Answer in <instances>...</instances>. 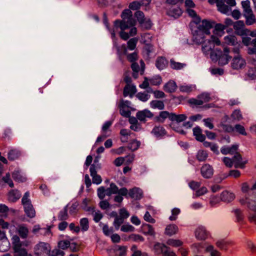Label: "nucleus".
Here are the masks:
<instances>
[{"mask_svg": "<svg viewBox=\"0 0 256 256\" xmlns=\"http://www.w3.org/2000/svg\"><path fill=\"white\" fill-rule=\"evenodd\" d=\"M208 154L206 150H200L198 151L196 158L199 162H205L208 158Z\"/></svg>", "mask_w": 256, "mask_h": 256, "instance_id": "obj_24", "label": "nucleus"}, {"mask_svg": "<svg viewBox=\"0 0 256 256\" xmlns=\"http://www.w3.org/2000/svg\"><path fill=\"white\" fill-rule=\"evenodd\" d=\"M134 16L136 17L139 23H142L144 22V19L146 18L144 17V12L140 10H137L135 12Z\"/></svg>", "mask_w": 256, "mask_h": 256, "instance_id": "obj_59", "label": "nucleus"}, {"mask_svg": "<svg viewBox=\"0 0 256 256\" xmlns=\"http://www.w3.org/2000/svg\"><path fill=\"white\" fill-rule=\"evenodd\" d=\"M50 245L44 242H40L34 248V253L37 256H42L50 252Z\"/></svg>", "mask_w": 256, "mask_h": 256, "instance_id": "obj_9", "label": "nucleus"}, {"mask_svg": "<svg viewBox=\"0 0 256 256\" xmlns=\"http://www.w3.org/2000/svg\"><path fill=\"white\" fill-rule=\"evenodd\" d=\"M234 167L236 168L244 169L246 168V164L248 163V160L243 158L240 152L236 153L232 156Z\"/></svg>", "mask_w": 256, "mask_h": 256, "instance_id": "obj_7", "label": "nucleus"}, {"mask_svg": "<svg viewBox=\"0 0 256 256\" xmlns=\"http://www.w3.org/2000/svg\"><path fill=\"white\" fill-rule=\"evenodd\" d=\"M12 248L14 252L18 253V256H26L28 254L26 248H22V242L20 241V237L14 235L12 238Z\"/></svg>", "mask_w": 256, "mask_h": 256, "instance_id": "obj_6", "label": "nucleus"}, {"mask_svg": "<svg viewBox=\"0 0 256 256\" xmlns=\"http://www.w3.org/2000/svg\"><path fill=\"white\" fill-rule=\"evenodd\" d=\"M130 102L128 101H124L123 100H121L118 104L120 114L126 118L130 117V112L128 106Z\"/></svg>", "mask_w": 256, "mask_h": 256, "instance_id": "obj_11", "label": "nucleus"}, {"mask_svg": "<svg viewBox=\"0 0 256 256\" xmlns=\"http://www.w3.org/2000/svg\"><path fill=\"white\" fill-rule=\"evenodd\" d=\"M195 235L200 240H204L208 236L206 230L202 228H198L195 232Z\"/></svg>", "mask_w": 256, "mask_h": 256, "instance_id": "obj_30", "label": "nucleus"}, {"mask_svg": "<svg viewBox=\"0 0 256 256\" xmlns=\"http://www.w3.org/2000/svg\"><path fill=\"white\" fill-rule=\"evenodd\" d=\"M20 192L16 190H10L8 194V200L12 202H16L20 198Z\"/></svg>", "mask_w": 256, "mask_h": 256, "instance_id": "obj_32", "label": "nucleus"}, {"mask_svg": "<svg viewBox=\"0 0 256 256\" xmlns=\"http://www.w3.org/2000/svg\"><path fill=\"white\" fill-rule=\"evenodd\" d=\"M214 24V22L206 20H204L200 22L198 30H196L193 34L194 41L198 44H201L206 40L204 34H210V30L213 28Z\"/></svg>", "mask_w": 256, "mask_h": 256, "instance_id": "obj_2", "label": "nucleus"}, {"mask_svg": "<svg viewBox=\"0 0 256 256\" xmlns=\"http://www.w3.org/2000/svg\"><path fill=\"white\" fill-rule=\"evenodd\" d=\"M178 231V226L174 224H170L166 226L165 229V234L171 236L177 233Z\"/></svg>", "mask_w": 256, "mask_h": 256, "instance_id": "obj_33", "label": "nucleus"}, {"mask_svg": "<svg viewBox=\"0 0 256 256\" xmlns=\"http://www.w3.org/2000/svg\"><path fill=\"white\" fill-rule=\"evenodd\" d=\"M136 91L135 86L126 84L124 88L123 95L124 96H126L129 95L132 97L135 94Z\"/></svg>", "mask_w": 256, "mask_h": 256, "instance_id": "obj_25", "label": "nucleus"}, {"mask_svg": "<svg viewBox=\"0 0 256 256\" xmlns=\"http://www.w3.org/2000/svg\"><path fill=\"white\" fill-rule=\"evenodd\" d=\"M238 146L233 144L232 146H224L220 148V152L222 154L226 155L230 154L234 156L238 152Z\"/></svg>", "mask_w": 256, "mask_h": 256, "instance_id": "obj_14", "label": "nucleus"}, {"mask_svg": "<svg viewBox=\"0 0 256 256\" xmlns=\"http://www.w3.org/2000/svg\"><path fill=\"white\" fill-rule=\"evenodd\" d=\"M120 140L122 143H126L130 142L132 140L131 138L134 137L136 134L132 132L130 130L122 128L120 132Z\"/></svg>", "mask_w": 256, "mask_h": 256, "instance_id": "obj_13", "label": "nucleus"}, {"mask_svg": "<svg viewBox=\"0 0 256 256\" xmlns=\"http://www.w3.org/2000/svg\"><path fill=\"white\" fill-rule=\"evenodd\" d=\"M138 41V39L136 38H132L129 40L127 42V48L131 50H134L136 48Z\"/></svg>", "mask_w": 256, "mask_h": 256, "instance_id": "obj_41", "label": "nucleus"}, {"mask_svg": "<svg viewBox=\"0 0 256 256\" xmlns=\"http://www.w3.org/2000/svg\"><path fill=\"white\" fill-rule=\"evenodd\" d=\"M143 6L142 4H141V3L139 0L138 1H134L129 4V8L130 10H138L140 8V6Z\"/></svg>", "mask_w": 256, "mask_h": 256, "instance_id": "obj_62", "label": "nucleus"}, {"mask_svg": "<svg viewBox=\"0 0 256 256\" xmlns=\"http://www.w3.org/2000/svg\"><path fill=\"white\" fill-rule=\"evenodd\" d=\"M152 132L157 138H162L167 134L165 128L160 126H155L153 128Z\"/></svg>", "mask_w": 256, "mask_h": 256, "instance_id": "obj_18", "label": "nucleus"}, {"mask_svg": "<svg viewBox=\"0 0 256 256\" xmlns=\"http://www.w3.org/2000/svg\"><path fill=\"white\" fill-rule=\"evenodd\" d=\"M58 246L60 250H66L70 246V241L67 240H60L58 243Z\"/></svg>", "mask_w": 256, "mask_h": 256, "instance_id": "obj_40", "label": "nucleus"}, {"mask_svg": "<svg viewBox=\"0 0 256 256\" xmlns=\"http://www.w3.org/2000/svg\"><path fill=\"white\" fill-rule=\"evenodd\" d=\"M91 200L89 198H86L82 201V204L84 206V209L86 211H90L94 209V206L90 204Z\"/></svg>", "mask_w": 256, "mask_h": 256, "instance_id": "obj_46", "label": "nucleus"}, {"mask_svg": "<svg viewBox=\"0 0 256 256\" xmlns=\"http://www.w3.org/2000/svg\"><path fill=\"white\" fill-rule=\"evenodd\" d=\"M126 248L125 246H119L118 249L115 250L114 252L116 256H125L126 254Z\"/></svg>", "mask_w": 256, "mask_h": 256, "instance_id": "obj_48", "label": "nucleus"}, {"mask_svg": "<svg viewBox=\"0 0 256 256\" xmlns=\"http://www.w3.org/2000/svg\"><path fill=\"white\" fill-rule=\"evenodd\" d=\"M140 146V142L136 140L132 139L130 142L128 148L134 151L138 150Z\"/></svg>", "mask_w": 256, "mask_h": 256, "instance_id": "obj_45", "label": "nucleus"}, {"mask_svg": "<svg viewBox=\"0 0 256 256\" xmlns=\"http://www.w3.org/2000/svg\"><path fill=\"white\" fill-rule=\"evenodd\" d=\"M220 198L224 202H230L234 198V196L228 191H224L220 194Z\"/></svg>", "mask_w": 256, "mask_h": 256, "instance_id": "obj_37", "label": "nucleus"}, {"mask_svg": "<svg viewBox=\"0 0 256 256\" xmlns=\"http://www.w3.org/2000/svg\"><path fill=\"white\" fill-rule=\"evenodd\" d=\"M104 234L106 236H110L114 232L113 227H108L107 224H104L102 226Z\"/></svg>", "mask_w": 256, "mask_h": 256, "instance_id": "obj_52", "label": "nucleus"}, {"mask_svg": "<svg viewBox=\"0 0 256 256\" xmlns=\"http://www.w3.org/2000/svg\"><path fill=\"white\" fill-rule=\"evenodd\" d=\"M114 46L116 50L117 54L119 57H121L127 54V48L125 44H123L120 46H118L116 40H114Z\"/></svg>", "mask_w": 256, "mask_h": 256, "instance_id": "obj_29", "label": "nucleus"}, {"mask_svg": "<svg viewBox=\"0 0 256 256\" xmlns=\"http://www.w3.org/2000/svg\"><path fill=\"white\" fill-rule=\"evenodd\" d=\"M9 211L8 208L5 204H0V215L2 216H6Z\"/></svg>", "mask_w": 256, "mask_h": 256, "instance_id": "obj_64", "label": "nucleus"}, {"mask_svg": "<svg viewBox=\"0 0 256 256\" xmlns=\"http://www.w3.org/2000/svg\"><path fill=\"white\" fill-rule=\"evenodd\" d=\"M214 172L212 166L208 164H204L200 168V174L204 178H210L212 177Z\"/></svg>", "mask_w": 256, "mask_h": 256, "instance_id": "obj_12", "label": "nucleus"}, {"mask_svg": "<svg viewBox=\"0 0 256 256\" xmlns=\"http://www.w3.org/2000/svg\"><path fill=\"white\" fill-rule=\"evenodd\" d=\"M203 145L205 148H210L211 150L214 152L218 153V146L216 144L211 142L204 141L203 142Z\"/></svg>", "mask_w": 256, "mask_h": 256, "instance_id": "obj_42", "label": "nucleus"}, {"mask_svg": "<svg viewBox=\"0 0 256 256\" xmlns=\"http://www.w3.org/2000/svg\"><path fill=\"white\" fill-rule=\"evenodd\" d=\"M168 64V60L162 56L158 57L156 62V66L159 70L164 69L167 66Z\"/></svg>", "mask_w": 256, "mask_h": 256, "instance_id": "obj_31", "label": "nucleus"}, {"mask_svg": "<svg viewBox=\"0 0 256 256\" xmlns=\"http://www.w3.org/2000/svg\"><path fill=\"white\" fill-rule=\"evenodd\" d=\"M230 54H232V66L234 69L241 68L246 64L245 60L240 54V50L238 48H234Z\"/></svg>", "mask_w": 256, "mask_h": 256, "instance_id": "obj_5", "label": "nucleus"}, {"mask_svg": "<svg viewBox=\"0 0 256 256\" xmlns=\"http://www.w3.org/2000/svg\"><path fill=\"white\" fill-rule=\"evenodd\" d=\"M120 230L123 232H132L134 230V228L130 224H126L121 226Z\"/></svg>", "mask_w": 256, "mask_h": 256, "instance_id": "obj_61", "label": "nucleus"}, {"mask_svg": "<svg viewBox=\"0 0 256 256\" xmlns=\"http://www.w3.org/2000/svg\"><path fill=\"white\" fill-rule=\"evenodd\" d=\"M230 116L233 120L238 121L242 118V114L240 110H234L230 115Z\"/></svg>", "mask_w": 256, "mask_h": 256, "instance_id": "obj_50", "label": "nucleus"}, {"mask_svg": "<svg viewBox=\"0 0 256 256\" xmlns=\"http://www.w3.org/2000/svg\"><path fill=\"white\" fill-rule=\"evenodd\" d=\"M224 41L226 44L232 46H234L238 44L236 38L234 36H228L225 37Z\"/></svg>", "mask_w": 256, "mask_h": 256, "instance_id": "obj_44", "label": "nucleus"}, {"mask_svg": "<svg viewBox=\"0 0 256 256\" xmlns=\"http://www.w3.org/2000/svg\"><path fill=\"white\" fill-rule=\"evenodd\" d=\"M2 180L5 183L8 184L10 187L13 188L14 186L12 180L10 178V174L9 172L7 173L6 176L2 178Z\"/></svg>", "mask_w": 256, "mask_h": 256, "instance_id": "obj_56", "label": "nucleus"}, {"mask_svg": "<svg viewBox=\"0 0 256 256\" xmlns=\"http://www.w3.org/2000/svg\"><path fill=\"white\" fill-rule=\"evenodd\" d=\"M16 232L20 236L23 238H26L28 235V229L24 224H20L16 228Z\"/></svg>", "mask_w": 256, "mask_h": 256, "instance_id": "obj_21", "label": "nucleus"}, {"mask_svg": "<svg viewBox=\"0 0 256 256\" xmlns=\"http://www.w3.org/2000/svg\"><path fill=\"white\" fill-rule=\"evenodd\" d=\"M141 229L143 233L146 235L154 236L155 234L154 229L150 224H143L141 226Z\"/></svg>", "mask_w": 256, "mask_h": 256, "instance_id": "obj_23", "label": "nucleus"}, {"mask_svg": "<svg viewBox=\"0 0 256 256\" xmlns=\"http://www.w3.org/2000/svg\"><path fill=\"white\" fill-rule=\"evenodd\" d=\"M216 6L218 10L222 13L226 14L229 11L228 6L225 4L226 0H218Z\"/></svg>", "mask_w": 256, "mask_h": 256, "instance_id": "obj_34", "label": "nucleus"}, {"mask_svg": "<svg viewBox=\"0 0 256 256\" xmlns=\"http://www.w3.org/2000/svg\"><path fill=\"white\" fill-rule=\"evenodd\" d=\"M136 118L140 121H145L146 118H151L153 117L154 114L148 110L142 111H138L136 114Z\"/></svg>", "mask_w": 256, "mask_h": 256, "instance_id": "obj_19", "label": "nucleus"}, {"mask_svg": "<svg viewBox=\"0 0 256 256\" xmlns=\"http://www.w3.org/2000/svg\"><path fill=\"white\" fill-rule=\"evenodd\" d=\"M168 244L174 247L180 246L183 242L179 240L170 239L167 242Z\"/></svg>", "mask_w": 256, "mask_h": 256, "instance_id": "obj_51", "label": "nucleus"}, {"mask_svg": "<svg viewBox=\"0 0 256 256\" xmlns=\"http://www.w3.org/2000/svg\"><path fill=\"white\" fill-rule=\"evenodd\" d=\"M177 88V86L174 81L170 80L168 82L164 87V90L167 92L172 93L174 92Z\"/></svg>", "mask_w": 256, "mask_h": 256, "instance_id": "obj_28", "label": "nucleus"}, {"mask_svg": "<svg viewBox=\"0 0 256 256\" xmlns=\"http://www.w3.org/2000/svg\"><path fill=\"white\" fill-rule=\"evenodd\" d=\"M234 130L238 132L239 134H240L243 136H246L247 133L246 132L245 128L244 126L240 124H236L235 125Z\"/></svg>", "mask_w": 256, "mask_h": 256, "instance_id": "obj_55", "label": "nucleus"}, {"mask_svg": "<svg viewBox=\"0 0 256 256\" xmlns=\"http://www.w3.org/2000/svg\"><path fill=\"white\" fill-rule=\"evenodd\" d=\"M19 154L15 150H10L8 153V158L10 160H14L18 158Z\"/></svg>", "mask_w": 256, "mask_h": 256, "instance_id": "obj_57", "label": "nucleus"}, {"mask_svg": "<svg viewBox=\"0 0 256 256\" xmlns=\"http://www.w3.org/2000/svg\"><path fill=\"white\" fill-rule=\"evenodd\" d=\"M80 226L83 231L87 230L89 228L88 220L87 218H82L80 220Z\"/></svg>", "mask_w": 256, "mask_h": 256, "instance_id": "obj_54", "label": "nucleus"}, {"mask_svg": "<svg viewBox=\"0 0 256 256\" xmlns=\"http://www.w3.org/2000/svg\"><path fill=\"white\" fill-rule=\"evenodd\" d=\"M188 103L191 106H199L202 105V102L200 100L198 97L195 98H192L188 100Z\"/></svg>", "mask_w": 256, "mask_h": 256, "instance_id": "obj_60", "label": "nucleus"}, {"mask_svg": "<svg viewBox=\"0 0 256 256\" xmlns=\"http://www.w3.org/2000/svg\"><path fill=\"white\" fill-rule=\"evenodd\" d=\"M202 50L206 54H210L211 57L214 56L216 50H214V44L210 40H204L202 44Z\"/></svg>", "mask_w": 256, "mask_h": 256, "instance_id": "obj_10", "label": "nucleus"}, {"mask_svg": "<svg viewBox=\"0 0 256 256\" xmlns=\"http://www.w3.org/2000/svg\"><path fill=\"white\" fill-rule=\"evenodd\" d=\"M242 5L244 10V14L247 20H250V24H252L255 22V16L252 13V11L250 7V2L248 0L242 1Z\"/></svg>", "mask_w": 256, "mask_h": 256, "instance_id": "obj_8", "label": "nucleus"}, {"mask_svg": "<svg viewBox=\"0 0 256 256\" xmlns=\"http://www.w3.org/2000/svg\"><path fill=\"white\" fill-rule=\"evenodd\" d=\"M69 248L72 252H78L82 248V244L81 242L78 244L76 242H70Z\"/></svg>", "mask_w": 256, "mask_h": 256, "instance_id": "obj_39", "label": "nucleus"}, {"mask_svg": "<svg viewBox=\"0 0 256 256\" xmlns=\"http://www.w3.org/2000/svg\"><path fill=\"white\" fill-rule=\"evenodd\" d=\"M170 63L171 68L174 70H180L186 66L185 64L176 62L174 60H170Z\"/></svg>", "mask_w": 256, "mask_h": 256, "instance_id": "obj_49", "label": "nucleus"}, {"mask_svg": "<svg viewBox=\"0 0 256 256\" xmlns=\"http://www.w3.org/2000/svg\"><path fill=\"white\" fill-rule=\"evenodd\" d=\"M90 176L92 177V182L96 184H99L102 182V178L100 176L97 174L96 166L92 164L90 167Z\"/></svg>", "mask_w": 256, "mask_h": 256, "instance_id": "obj_22", "label": "nucleus"}, {"mask_svg": "<svg viewBox=\"0 0 256 256\" xmlns=\"http://www.w3.org/2000/svg\"><path fill=\"white\" fill-rule=\"evenodd\" d=\"M156 246H158L160 248L161 252L164 256H176V254L172 251L170 250V248L164 244L156 245Z\"/></svg>", "mask_w": 256, "mask_h": 256, "instance_id": "obj_27", "label": "nucleus"}, {"mask_svg": "<svg viewBox=\"0 0 256 256\" xmlns=\"http://www.w3.org/2000/svg\"><path fill=\"white\" fill-rule=\"evenodd\" d=\"M122 20H116L114 22V27L110 32L112 38L116 40V33L118 28L120 29L119 32L120 38L124 40H128L130 36L136 35L137 29L134 27L136 21L132 16L130 10H124L121 15Z\"/></svg>", "mask_w": 256, "mask_h": 256, "instance_id": "obj_1", "label": "nucleus"}, {"mask_svg": "<svg viewBox=\"0 0 256 256\" xmlns=\"http://www.w3.org/2000/svg\"><path fill=\"white\" fill-rule=\"evenodd\" d=\"M197 97L202 102V104L204 103L208 102L210 100V94L207 93H202L200 94H199Z\"/></svg>", "mask_w": 256, "mask_h": 256, "instance_id": "obj_53", "label": "nucleus"}, {"mask_svg": "<svg viewBox=\"0 0 256 256\" xmlns=\"http://www.w3.org/2000/svg\"><path fill=\"white\" fill-rule=\"evenodd\" d=\"M168 14L174 18H178L182 15V10L179 7H177L172 10H170Z\"/></svg>", "mask_w": 256, "mask_h": 256, "instance_id": "obj_43", "label": "nucleus"}, {"mask_svg": "<svg viewBox=\"0 0 256 256\" xmlns=\"http://www.w3.org/2000/svg\"><path fill=\"white\" fill-rule=\"evenodd\" d=\"M234 28L236 33L240 36H244L247 34L246 30L244 29V24L242 21H238L234 25Z\"/></svg>", "mask_w": 256, "mask_h": 256, "instance_id": "obj_15", "label": "nucleus"}, {"mask_svg": "<svg viewBox=\"0 0 256 256\" xmlns=\"http://www.w3.org/2000/svg\"><path fill=\"white\" fill-rule=\"evenodd\" d=\"M150 106L154 108H158V110H162L164 108V104L163 101L154 100L150 102Z\"/></svg>", "mask_w": 256, "mask_h": 256, "instance_id": "obj_38", "label": "nucleus"}, {"mask_svg": "<svg viewBox=\"0 0 256 256\" xmlns=\"http://www.w3.org/2000/svg\"><path fill=\"white\" fill-rule=\"evenodd\" d=\"M229 48H224V51L216 49V52L214 56L212 57V60H218L219 64L223 66L228 64L230 60L232 58V54H231Z\"/></svg>", "mask_w": 256, "mask_h": 256, "instance_id": "obj_3", "label": "nucleus"}, {"mask_svg": "<svg viewBox=\"0 0 256 256\" xmlns=\"http://www.w3.org/2000/svg\"><path fill=\"white\" fill-rule=\"evenodd\" d=\"M128 196L130 198L136 200H140L142 198V194L140 190L137 188L130 189L128 192Z\"/></svg>", "mask_w": 256, "mask_h": 256, "instance_id": "obj_26", "label": "nucleus"}, {"mask_svg": "<svg viewBox=\"0 0 256 256\" xmlns=\"http://www.w3.org/2000/svg\"><path fill=\"white\" fill-rule=\"evenodd\" d=\"M248 54H256V58H252L250 60L252 64L256 68V38L252 40L250 45L248 48Z\"/></svg>", "mask_w": 256, "mask_h": 256, "instance_id": "obj_16", "label": "nucleus"}, {"mask_svg": "<svg viewBox=\"0 0 256 256\" xmlns=\"http://www.w3.org/2000/svg\"><path fill=\"white\" fill-rule=\"evenodd\" d=\"M29 194L28 192H26L24 194L22 199V203L24 206V210L27 216L29 218H32L36 216V212L30 199L28 198Z\"/></svg>", "mask_w": 256, "mask_h": 256, "instance_id": "obj_4", "label": "nucleus"}, {"mask_svg": "<svg viewBox=\"0 0 256 256\" xmlns=\"http://www.w3.org/2000/svg\"><path fill=\"white\" fill-rule=\"evenodd\" d=\"M64 252L59 248H54L48 254V256H64Z\"/></svg>", "mask_w": 256, "mask_h": 256, "instance_id": "obj_58", "label": "nucleus"}, {"mask_svg": "<svg viewBox=\"0 0 256 256\" xmlns=\"http://www.w3.org/2000/svg\"><path fill=\"white\" fill-rule=\"evenodd\" d=\"M172 112H169L168 111H162L159 113V114L154 118L156 122L160 123H163L166 118H168L170 120Z\"/></svg>", "mask_w": 256, "mask_h": 256, "instance_id": "obj_20", "label": "nucleus"}, {"mask_svg": "<svg viewBox=\"0 0 256 256\" xmlns=\"http://www.w3.org/2000/svg\"><path fill=\"white\" fill-rule=\"evenodd\" d=\"M187 118V116L184 114H176L172 112L170 121L172 122H176L178 123L184 121Z\"/></svg>", "mask_w": 256, "mask_h": 256, "instance_id": "obj_35", "label": "nucleus"}, {"mask_svg": "<svg viewBox=\"0 0 256 256\" xmlns=\"http://www.w3.org/2000/svg\"><path fill=\"white\" fill-rule=\"evenodd\" d=\"M193 134L196 140L198 142H203L206 140V136L202 134V130L198 126L193 128Z\"/></svg>", "mask_w": 256, "mask_h": 256, "instance_id": "obj_17", "label": "nucleus"}, {"mask_svg": "<svg viewBox=\"0 0 256 256\" xmlns=\"http://www.w3.org/2000/svg\"><path fill=\"white\" fill-rule=\"evenodd\" d=\"M222 162L224 163V165L229 168H232L233 166H234V164L233 162V158H228V157H224L222 158Z\"/></svg>", "mask_w": 256, "mask_h": 256, "instance_id": "obj_63", "label": "nucleus"}, {"mask_svg": "<svg viewBox=\"0 0 256 256\" xmlns=\"http://www.w3.org/2000/svg\"><path fill=\"white\" fill-rule=\"evenodd\" d=\"M112 214L113 216L115 217L114 222V226L116 230H118L119 229L120 226L124 223V220L119 216L116 212H113Z\"/></svg>", "mask_w": 256, "mask_h": 256, "instance_id": "obj_36", "label": "nucleus"}, {"mask_svg": "<svg viewBox=\"0 0 256 256\" xmlns=\"http://www.w3.org/2000/svg\"><path fill=\"white\" fill-rule=\"evenodd\" d=\"M126 56L127 60L131 63L136 62L138 58V53L136 52H134L130 54H127Z\"/></svg>", "mask_w": 256, "mask_h": 256, "instance_id": "obj_47", "label": "nucleus"}]
</instances>
